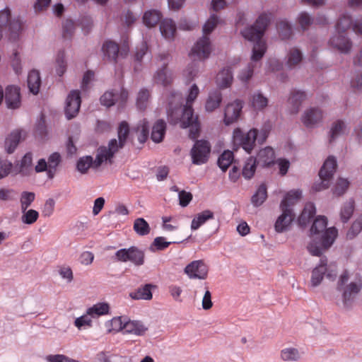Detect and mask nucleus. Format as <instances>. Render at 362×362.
Here are the masks:
<instances>
[{
	"label": "nucleus",
	"mask_w": 362,
	"mask_h": 362,
	"mask_svg": "<svg viewBox=\"0 0 362 362\" xmlns=\"http://www.w3.org/2000/svg\"><path fill=\"white\" fill-rule=\"evenodd\" d=\"M199 93L198 86L193 84L189 90L186 105L182 108L180 107L183 101L181 93L179 92L170 93L167 110L168 122L172 124H179L183 129L189 127V136L192 139H195L198 136L199 131L198 117L194 116L192 107V103L197 98Z\"/></svg>",
	"instance_id": "f257e3e1"
},
{
	"label": "nucleus",
	"mask_w": 362,
	"mask_h": 362,
	"mask_svg": "<svg viewBox=\"0 0 362 362\" xmlns=\"http://www.w3.org/2000/svg\"><path fill=\"white\" fill-rule=\"evenodd\" d=\"M270 21L271 14L263 13L257 18L254 25L247 27L241 31L245 39L254 42L251 56L252 62L238 75V78L243 83L248 82L252 78L255 67L253 62L260 60L267 50L266 42L262 40V37Z\"/></svg>",
	"instance_id": "f03ea898"
},
{
	"label": "nucleus",
	"mask_w": 362,
	"mask_h": 362,
	"mask_svg": "<svg viewBox=\"0 0 362 362\" xmlns=\"http://www.w3.org/2000/svg\"><path fill=\"white\" fill-rule=\"evenodd\" d=\"M327 218L318 216L314 221L311 228V242L308 245L309 252L314 256H320L322 252L331 247L338 235L335 227L327 228Z\"/></svg>",
	"instance_id": "7ed1b4c3"
},
{
	"label": "nucleus",
	"mask_w": 362,
	"mask_h": 362,
	"mask_svg": "<svg viewBox=\"0 0 362 362\" xmlns=\"http://www.w3.org/2000/svg\"><path fill=\"white\" fill-rule=\"evenodd\" d=\"M362 288V278L360 274L344 271L339 277L337 291L341 294V301L344 308H349L355 296Z\"/></svg>",
	"instance_id": "20e7f679"
},
{
	"label": "nucleus",
	"mask_w": 362,
	"mask_h": 362,
	"mask_svg": "<svg viewBox=\"0 0 362 362\" xmlns=\"http://www.w3.org/2000/svg\"><path fill=\"white\" fill-rule=\"evenodd\" d=\"M219 22L216 14H211L203 26L204 35L192 47L189 57L193 60L202 61L208 59L211 52V45L209 34L211 33Z\"/></svg>",
	"instance_id": "39448f33"
},
{
	"label": "nucleus",
	"mask_w": 362,
	"mask_h": 362,
	"mask_svg": "<svg viewBox=\"0 0 362 362\" xmlns=\"http://www.w3.org/2000/svg\"><path fill=\"white\" fill-rule=\"evenodd\" d=\"M129 132L128 124L125 122H121L117 132L119 141L112 139L109 141L107 146H103L99 148V154L96 161L98 165H100L102 162L112 163L115 153L122 148L126 143Z\"/></svg>",
	"instance_id": "423d86ee"
},
{
	"label": "nucleus",
	"mask_w": 362,
	"mask_h": 362,
	"mask_svg": "<svg viewBox=\"0 0 362 362\" xmlns=\"http://www.w3.org/2000/svg\"><path fill=\"white\" fill-rule=\"evenodd\" d=\"M110 323L112 329L122 332L123 334H132L138 337L144 336L148 331V327L140 320H132L127 317H113Z\"/></svg>",
	"instance_id": "0eeeda50"
},
{
	"label": "nucleus",
	"mask_w": 362,
	"mask_h": 362,
	"mask_svg": "<svg viewBox=\"0 0 362 362\" xmlns=\"http://www.w3.org/2000/svg\"><path fill=\"white\" fill-rule=\"evenodd\" d=\"M337 165V160L334 156H330L325 160L319 172L320 182L314 184L313 190L320 192L329 187Z\"/></svg>",
	"instance_id": "6e6552de"
},
{
	"label": "nucleus",
	"mask_w": 362,
	"mask_h": 362,
	"mask_svg": "<svg viewBox=\"0 0 362 362\" xmlns=\"http://www.w3.org/2000/svg\"><path fill=\"white\" fill-rule=\"evenodd\" d=\"M333 281L337 276V269L334 265H327V259L325 257L320 259V264L312 272L311 286L316 287L320 284L324 276Z\"/></svg>",
	"instance_id": "1a4fd4ad"
},
{
	"label": "nucleus",
	"mask_w": 362,
	"mask_h": 362,
	"mask_svg": "<svg viewBox=\"0 0 362 362\" xmlns=\"http://www.w3.org/2000/svg\"><path fill=\"white\" fill-rule=\"evenodd\" d=\"M144 252L137 247L132 246L129 248L118 250L115 255V259L120 262H130L135 266L144 264Z\"/></svg>",
	"instance_id": "9d476101"
},
{
	"label": "nucleus",
	"mask_w": 362,
	"mask_h": 362,
	"mask_svg": "<svg viewBox=\"0 0 362 362\" xmlns=\"http://www.w3.org/2000/svg\"><path fill=\"white\" fill-rule=\"evenodd\" d=\"M258 129L253 128L247 133H244L240 129L233 130V138L235 144H239L247 153H250L255 146L257 138Z\"/></svg>",
	"instance_id": "9b49d317"
},
{
	"label": "nucleus",
	"mask_w": 362,
	"mask_h": 362,
	"mask_svg": "<svg viewBox=\"0 0 362 362\" xmlns=\"http://www.w3.org/2000/svg\"><path fill=\"white\" fill-rule=\"evenodd\" d=\"M210 151L211 145L208 141H197L190 151L192 163L197 165L206 163L209 160Z\"/></svg>",
	"instance_id": "f8f14e48"
},
{
	"label": "nucleus",
	"mask_w": 362,
	"mask_h": 362,
	"mask_svg": "<svg viewBox=\"0 0 362 362\" xmlns=\"http://www.w3.org/2000/svg\"><path fill=\"white\" fill-rule=\"evenodd\" d=\"M21 29V20L17 18L10 19V11L6 8L0 11V38L3 36V32L8 30L15 37Z\"/></svg>",
	"instance_id": "ddd939ff"
},
{
	"label": "nucleus",
	"mask_w": 362,
	"mask_h": 362,
	"mask_svg": "<svg viewBox=\"0 0 362 362\" xmlns=\"http://www.w3.org/2000/svg\"><path fill=\"white\" fill-rule=\"evenodd\" d=\"M128 98V92L121 88L119 90L106 91L100 97V103L107 107L117 104L118 107H123Z\"/></svg>",
	"instance_id": "4468645a"
},
{
	"label": "nucleus",
	"mask_w": 362,
	"mask_h": 362,
	"mask_svg": "<svg viewBox=\"0 0 362 362\" xmlns=\"http://www.w3.org/2000/svg\"><path fill=\"white\" fill-rule=\"evenodd\" d=\"M185 273L192 279H205L208 275V267L203 260H194L185 267Z\"/></svg>",
	"instance_id": "2eb2a0df"
},
{
	"label": "nucleus",
	"mask_w": 362,
	"mask_h": 362,
	"mask_svg": "<svg viewBox=\"0 0 362 362\" xmlns=\"http://www.w3.org/2000/svg\"><path fill=\"white\" fill-rule=\"evenodd\" d=\"M81 103L80 92L76 90L71 91L66 98L65 105V115L68 119H71L78 115Z\"/></svg>",
	"instance_id": "dca6fc26"
},
{
	"label": "nucleus",
	"mask_w": 362,
	"mask_h": 362,
	"mask_svg": "<svg viewBox=\"0 0 362 362\" xmlns=\"http://www.w3.org/2000/svg\"><path fill=\"white\" fill-rule=\"evenodd\" d=\"M4 100L8 109H18L21 105V90L17 86H7L4 90Z\"/></svg>",
	"instance_id": "f3484780"
},
{
	"label": "nucleus",
	"mask_w": 362,
	"mask_h": 362,
	"mask_svg": "<svg viewBox=\"0 0 362 362\" xmlns=\"http://www.w3.org/2000/svg\"><path fill=\"white\" fill-rule=\"evenodd\" d=\"M323 118L322 111L318 107H310L306 109L302 116L301 122L307 128L315 127Z\"/></svg>",
	"instance_id": "a211bd4d"
},
{
	"label": "nucleus",
	"mask_w": 362,
	"mask_h": 362,
	"mask_svg": "<svg viewBox=\"0 0 362 362\" xmlns=\"http://www.w3.org/2000/svg\"><path fill=\"white\" fill-rule=\"evenodd\" d=\"M243 107V102L240 100H235L226 106L223 119L226 125H230L238 119Z\"/></svg>",
	"instance_id": "6ab92c4d"
},
{
	"label": "nucleus",
	"mask_w": 362,
	"mask_h": 362,
	"mask_svg": "<svg viewBox=\"0 0 362 362\" xmlns=\"http://www.w3.org/2000/svg\"><path fill=\"white\" fill-rule=\"evenodd\" d=\"M307 98L305 92L293 89L291 91L287 100L288 110L291 114L296 115L301 107L303 101Z\"/></svg>",
	"instance_id": "aec40b11"
},
{
	"label": "nucleus",
	"mask_w": 362,
	"mask_h": 362,
	"mask_svg": "<svg viewBox=\"0 0 362 362\" xmlns=\"http://www.w3.org/2000/svg\"><path fill=\"white\" fill-rule=\"evenodd\" d=\"M329 45L341 53H349L352 47V43L346 34L336 33L329 40Z\"/></svg>",
	"instance_id": "412c9836"
},
{
	"label": "nucleus",
	"mask_w": 362,
	"mask_h": 362,
	"mask_svg": "<svg viewBox=\"0 0 362 362\" xmlns=\"http://www.w3.org/2000/svg\"><path fill=\"white\" fill-rule=\"evenodd\" d=\"M281 211V214L278 216L274 223V230L279 233L288 230L295 218L294 213H291L290 211Z\"/></svg>",
	"instance_id": "4be33fe9"
},
{
	"label": "nucleus",
	"mask_w": 362,
	"mask_h": 362,
	"mask_svg": "<svg viewBox=\"0 0 362 362\" xmlns=\"http://www.w3.org/2000/svg\"><path fill=\"white\" fill-rule=\"evenodd\" d=\"M153 83L167 87L173 81V73L165 66L159 67L153 76Z\"/></svg>",
	"instance_id": "5701e85b"
},
{
	"label": "nucleus",
	"mask_w": 362,
	"mask_h": 362,
	"mask_svg": "<svg viewBox=\"0 0 362 362\" xmlns=\"http://www.w3.org/2000/svg\"><path fill=\"white\" fill-rule=\"evenodd\" d=\"M302 192L298 189H293L288 192L280 203V209L290 211L293 213L292 206L300 199Z\"/></svg>",
	"instance_id": "b1692460"
},
{
	"label": "nucleus",
	"mask_w": 362,
	"mask_h": 362,
	"mask_svg": "<svg viewBox=\"0 0 362 362\" xmlns=\"http://www.w3.org/2000/svg\"><path fill=\"white\" fill-rule=\"evenodd\" d=\"M274 158L275 155L273 148L267 146L259 150L255 159L257 165L267 167L274 163Z\"/></svg>",
	"instance_id": "393cba45"
},
{
	"label": "nucleus",
	"mask_w": 362,
	"mask_h": 362,
	"mask_svg": "<svg viewBox=\"0 0 362 362\" xmlns=\"http://www.w3.org/2000/svg\"><path fill=\"white\" fill-rule=\"evenodd\" d=\"M102 52L105 59L116 62L119 54V45L112 40H107L103 45Z\"/></svg>",
	"instance_id": "a878e982"
},
{
	"label": "nucleus",
	"mask_w": 362,
	"mask_h": 362,
	"mask_svg": "<svg viewBox=\"0 0 362 362\" xmlns=\"http://www.w3.org/2000/svg\"><path fill=\"white\" fill-rule=\"evenodd\" d=\"M160 31L165 40L169 41L173 40L176 33L175 22L170 18L163 19L160 21Z\"/></svg>",
	"instance_id": "bb28decb"
},
{
	"label": "nucleus",
	"mask_w": 362,
	"mask_h": 362,
	"mask_svg": "<svg viewBox=\"0 0 362 362\" xmlns=\"http://www.w3.org/2000/svg\"><path fill=\"white\" fill-rule=\"evenodd\" d=\"M99 154V148L97 151V155L95 157V159L93 160V158L90 156H83L77 162L76 168L77 170L82 174H84L87 172V170L89 169L90 166H92L93 168H98L100 167L102 164L106 163L107 162H102L100 165L97 164V158Z\"/></svg>",
	"instance_id": "cd10ccee"
},
{
	"label": "nucleus",
	"mask_w": 362,
	"mask_h": 362,
	"mask_svg": "<svg viewBox=\"0 0 362 362\" xmlns=\"http://www.w3.org/2000/svg\"><path fill=\"white\" fill-rule=\"evenodd\" d=\"M156 286L151 284H147L144 286L138 288L136 291L131 292L129 296L134 300H149L153 298L152 288Z\"/></svg>",
	"instance_id": "c85d7f7f"
},
{
	"label": "nucleus",
	"mask_w": 362,
	"mask_h": 362,
	"mask_svg": "<svg viewBox=\"0 0 362 362\" xmlns=\"http://www.w3.org/2000/svg\"><path fill=\"white\" fill-rule=\"evenodd\" d=\"M349 128L344 120L338 119L332 123L329 131V141L332 142L337 138L347 134Z\"/></svg>",
	"instance_id": "c756f323"
},
{
	"label": "nucleus",
	"mask_w": 362,
	"mask_h": 362,
	"mask_svg": "<svg viewBox=\"0 0 362 362\" xmlns=\"http://www.w3.org/2000/svg\"><path fill=\"white\" fill-rule=\"evenodd\" d=\"M162 18L161 12L158 9H149L144 13L142 21L147 28L155 27Z\"/></svg>",
	"instance_id": "7c9ffc66"
},
{
	"label": "nucleus",
	"mask_w": 362,
	"mask_h": 362,
	"mask_svg": "<svg viewBox=\"0 0 362 362\" xmlns=\"http://www.w3.org/2000/svg\"><path fill=\"white\" fill-rule=\"evenodd\" d=\"M252 108L256 111H262L269 104V99L261 91L254 92L250 98Z\"/></svg>",
	"instance_id": "2f4dec72"
},
{
	"label": "nucleus",
	"mask_w": 362,
	"mask_h": 362,
	"mask_svg": "<svg viewBox=\"0 0 362 362\" xmlns=\"http://www.w3.org/2000/svg\"><path fill=\"white\" fill-rule=\"evenodd\" d=\"M32 154L26 153L21 159L19 165L15 168L16 174H21L22 176H28L33 172Z\"/></svg>",
	"instance_id": "473e14b6"
},
{
	"label": "nucleus",
	"mask_w": 362,
	"mask_h": 362,
	"mask_svg": "<svg viewBox=\"0 0 362 362\" xmlns=\"http://www.w3.org/2000/svg\"><path fill=\"white\" fill-rule=\"evenodd\" d=\"M303 353L294 347L283 349L280 353L281 358L286 362H296L301 359Z\"/></svg>",
	"instance_id": "72a5a7b5"
},
{
	"label": "nucleus",
	"mask_w": 362,
	"mask_h": 362,
	"mask_svg": "<svg viewBox=\"0 0 362 362\" xmlns=\"http://www.w3.org/2000/svg\"><path fill=\"white\" fill-rule=\"evenodd\" d=\"M233 79V71L230 67L223 68L216 76V83L221 88L230 86Z\"/></svg>",
	"instance_id": "f704fd0d"
},
{
	"label": "nucleus",
	"mask_w": 362,
	"mask_h": 362,
	"mask_svg": "<svg viewBox=\"0 0 362 362\" xmlns=\"http://www.w3.org/2000/svg\"><path fill=\"white\" fill-rule=\"evenodd\" d=\"M21 139V132L15 130L11 132L5 139V150L8 153H12L16 150Z\"/></svg>",
	"instance_id": "c9c22d12"
},
{
	"label": "nucleus",
	"mask_w": 362,
	"mask_h": 362,
	"mask_svg": "<svg viewBox=\"0 0 362 362\" xmlns=\"http://www.w3.org/2000/svg\"><path fill=\"white\" fill-rule=\"evenodd\" d=\"M214 213L210 210H205L197 214L192 219L191 223V230H196L204 225L207 221L213 219Z\"/></svg>",
	"instance_id": "e433bc0d"
},
{
	"label": "nucleus",
	"mask_w": 362,
	"mask_h": 362,
	"mask_svg": "<svg viewBox=\"0 0 362 362\" xmlns=\"http://www.w3.org/2000/svg\"><path fill=\"white\" fill-rule=\"evenodd\" d=\"M302 59V52L297 48H292L287 54L286 65L289 69H295L299 65Z\"/></svg>",
	"instance_id": "4c0bfd02"
},
{
	"label": "nucleus",
	"mask_w": 362,
	"mask_h": 362,
	"mask_svg": "<svg viewBox=\"0 0 362 362\" xmlns=\"http://www.w3.org/2000/svg\"><path fill=\"white\" fill-rule=\"evenodd\" d=\"M354 23V21L352 20L351 15L344 13L339 17L335 26V31L336 33L346 34V32L349 29L353 28Z\"/></svg>",
	"instance_id": "58836bf2"
},
{
	"label": "nucleus",
	"mask_w": 362,
	"mask_h": 362,
	"mask_svg": "<svg viewBox=\"0 0 362 362\" xmlns=\"http://www.w3.org/2000/svg\"><path fill=\"white\" fill-rule=\"evenodd\" d=\"M41 85L40 72L37 70H32L28 73V86L30 92L34 95L38 93Z\"/></svg>",
	"instance_id": "ea45409f"
},
{
	"label": "nucleus",
	"mask_w": 362,
	"mask_h": 362,
	"mask_svg": "<svg viewBox=\"0 0 362 362\" xmlns=\"http://www.w3.org/2000/svg\"><path fill=\"white\" fill-rule=\"evenodd\" d=\"M222 101V94L218 90H215L211 91L206 100L205 108L207 112H212L218 108Z\"/></svg>",
	"instance_id": "a19ab883"
},
{
	"label": "nucleus",
	"mask_w": 362,
	"mask_h": 362,
	"mask_svg": "<svg viewBox=\"0 0 362 362\" xmlns=\"http://www.w3.org/2000/svg\"><path fill=\"white\" fill-rule=\"evenodd\" d=\"M110 305L107 303L101 302L94 304L93 306L88 308L86 313L91 317H98L101 315H105L109 313Z\"/></svg>",
	"instance_id": "79ce46f5"
},
{
	"label": "nucleus",
	"mask_w": 362,
	"mask_h": 362,
	"mask_svg": "<svg viewBox=\"0 0 362 362\" xmlns=\"http://www.w3.org/2000/svg\"><path fill=\"white\" fill-rule=\"evenodd\" d=\"M166 124L163 119L158 120L152 128L151 139L156 142H160L165 132Z\"/></svg>",
	"instance_id": "37998d69"
},
{
	"label": "nucleus",
	"mask_w": 362,
	"mask_h": 362,
	"mask_svg": "<svg viewBox=\"0 0 362 362\" xmlns=\"http://www.w3.org/2000/svg\"><path fill=\"white\" fill-rule=\"evenodd\" d=\"M316 213L315 206L313 203H308L301 214L298 217L299 225L303 226L309 222V221L314 216Z\"/></svg>",
	"instance_id": "c03bdc74"
},
{
	"label": "nucleus",
	"mask_w": 362,
	"mask_h": 362,
	"mask_svg": "<svg viewBox=\"0 0 362 362\" xmlns=\"http://www.w3.org/2000/svg\"><path fill=\"white\" fill-rule=\"evenodd\" d=\"M354 201L349 199L341 206L339 212L340 219L343 223H346L351 218L354 211Z\"/></svg>",
	"instance_id": "a18cd8bd"
},
{
	"label": "nucleus",
	"mask_w": 362,
	"mask_h": 362,
	"mask_svg": "<svg viewBox=\"0 0 362 362\" xmlns=\"http://www.w3.org/2000/svg\"><path fill=\"white\" fill-rule=\"evenodd\" d=\"M133 228L136 233L140 236L148 235L151 230L149 224L143 218H137L134 220Z\"/></svg>",
	"instance_id": "49530a36"
},
{
	"label": "nucleus",
	"mask_w": 362,
	"mask_h": 362,
	"mask_svg": "<svg viewBox=\"0 0 362 362\" xmlns=\"http://www.w3.org/2000/svg\"><path fill=\"white\" fill-rule=\"evenodd\" d=\"M11 65L14 72L19 75L23 71V65L18 48H14L10 57Z\"/></svg>",
	"instance_id": "de8ad7c7"
},
{
	"label": "nucleus",
	"mask_w": 362,
	"mask_h": 362,
	"mask_svg": "<svg viewBox=\"0 0 362 362\" xmlns=\"http://www.w3.org/2000/svg\"><path fill=\"white\" fill-rule=\"evenodd\" d=\"M149 123L146 119L141 120L136 127V132L138 134V140L140 143H144L148 136Z\"/></svg>",
	"instance_id": "09e8293b"
},
{
	"label": "nucleus",
	"mask_w": 362,
	"mask_h": 362,
	"mask_svg": "<svg viewBox=\"0 0 362 362\" xmlns=\"http://www.w3.org/2000/svg\"><path fill=\"white\" fill-rule=\"evenodd\" d=\"M56 66L55 71L58 76H62L66 71L67 63L65 59V52L62 50L59 51L55 59Z\"/></svg>",
	"instance_id": "8fccbe9b"
},
{
	"label": "nucleus",
	"mask_w": 362,
	"mask_h": 362,
	"mask_svg": "<svg viewBox=\"0 0 362 362\" xmlns=\"http://www.w3.org/2000/svg\"><path fill=\"white\" fill-rule=\"evenodd\" d=\"M256 159L253 157H250L245 161L243 168V176L245 179H250L255 174L257 165Z\"/></svg>",
	"instance_id": "3c124183"
},
{
	"label": "nucleus",
	"mask_w": 362,
	"mask_h": 362,
	"mask_svg": "<svg viewBox=\"0 0 362 362\" xmlns=\"http://www.w3.org/2000/svg\"><path fill=\"white\" fill-rule=\"evenodd\" d=\"M233 160V153L229 150L224 151L218 157V165L219 168L226 171Z\"/></svg>",
	"instance_id": "603ef678"
},
{
	"label": "nucleus",
	"mask_w": 362,
	"mask_h": 362,
	"mask_svg": "<svg viewBox=\"0 0 362 362\" xmlns=\"http://www.w3.org/2000/svg\"><path fill=\"white\" fill-rule=\"evenodd\" d=\"M267 197V188L264 185H261L255 194L252 197L251 201L255 206L262 205Z\"/></svg>",
	"instance_id": "864d4df0"
},
{
	"label": "nucleus",
	"mask_w": 362,
	"mask_h": 362,
	"mask_svg": "<svg viewBox=\"0 0 362 362\" xmlns=\"http://www.w3.org/2000/svg\"><path fill=\"white\" fill-rule=\"evenodd\" d=\"M277 29L283 40L288 39L292 34L291 25L286 19H280L277 22Z\"/></svg>",
	"instance_id": "5fc2aeb1"
},
{
	"label": "nucleus",
	"mask_w": 362,
	"mask_h": 362,
	"mask_svg": "<svg viewBox=\"0 0 362 362\" xmlns=\"http://www.w3.org/2000/svg\"><path fill=\"white\" fill-rule=\"evenodd\" d=\"M22 213L21 221L27 225H32L36 222L39 217V213L35 209L21 210Z\"/></svg>",
	"instance_id": "6e6d98bb"
},
{
	"label": "nucleus",
	"mask_w": 362,
	"mask_h": 362,
	"mask_svg": "<svg viewBox=\"0 0 362 362\" xmlns=\"http://www.w3.org/2000/svg\"><path fill=\"white\" fill-rule=\"evenodd\" d=\"M349 181L346 178L339 177L333 188V194L337 196L344 194L349 187Z\"/></svg>",
	"instance_id": "4d7b16f0"
},
{
	"label": "nucleus",
	"mask_w": 362,
	"mask_h": 362,
	"mask_svg": "<svg viewBox=\"0 0 362 362\" xmlns=\"http://www.w3.org/2000/svg\"><path fill=\"white\" fill-rule=\"evenodd\" d=\"M35 199V194L34 192L23 191L20 197L21 210L25 211L28 209Z\"/></svg>",
	"instance_id": "13d9d810"
},
{
	"label": "nucleus",
	"mask_w": 362,
	"mask_h": 362,
	"mask_svg": "<svg viewBox=\"0 0 362 362\" xmlns=\"http://www.w3.org/2000/svg\"><path fill=\"white\" fill-rule=\"evenodd\" d=\"M362 230V216L358 217L352 223L346 233L349 239H353Z\"/></svg>",
	"instance_id": "bf43d9fd"
},
{
	"label": "nucleus",
	"mask_w": 362,
	"mask_h": 362,
	"mask_svg": "<svg viewBox=\"0 0 362 362\" xmlns=\"http://www.w3.org/2000/svg\"><path fill=\"white\" fill-rule=\"evenodd\" d=\"M136 20L137 16L129 10L124 11L120 18L122 25L127 28L132 26Z\"/></svg>",
	"instance_id": "052dcab7"
},
{
	"label": "nucleus",
	"mask_w": 362,
	"mask_h": 362,
	"mask_svg": "<svg viewBox=\"0 0 362 362\" xmlns=\"http://www.w3.org/2000/svg\"><path fill=\"white\" fill-rule=\"evenodd\" d=\"M272 129V125L269 122L263 124L259 130H258L257 141L262 144L266 141Z\"/></svg>",
	"instance_id": "680f3d73"
},
{
	"label": "nucleus",
	"mask_w": 362,
	"mask_h": 362,
	"mask_svg": "<svg viewBox=\"0 0 362 362\" xmlns=\"http://www.w3.org/2000/svg\"><path fill=\"white\" fill-rule=\"evenodd\" d=\"M148 53V47L146 42L143 41L136 47L134 59L136 62L141 63L143 57Z\"/></svg>",
	"instance_id": "e2e57ef3"
},
{
	"label": "nucleus",
	"mask_w": 362,
	"mask_h": 362,
	"mask_svg": "<svg viewBox=\"0 0 362 362\" xmlns=\"http://www.w3.org/2000/svg\"><path fill=\"white\" fill-rule=\"evenodd\" d=\"M149 96L150 93L147 89L141 88L139 90L136 99V105L139 109L142 110L146 107Z\"/></svg>",
	"instance_id": "0e129e2a"
},
{
	"label": "nucleus",
	"mask_w": 362,
	"mask_h": 362,
	"mask_svg": "<svg viewBox=\"0 0 362 362\" xmlns=\"http://www.w3.org/2000/svg\"><path fill=\"white\" fill-rule=\"evenodd\" d=\"M74 325L78 329L90 327L92 326L91 317L87 313L79 317H77L74 321Z\"/></svg>",
	"instance_id": "69168bd1"
},
{
	"label": "nucleus",
	"mask_w": 362,
	"mask_h": 362,
	"mask_svg": "<svg viewBox=\"0 0 362 362\" xmlns=\"http://www.w3.org/2000/svg\"><path fill=\"white\" fill-rule=\"evenodd\" d=\"M351 88L356 90H362V71H355L350 81Z\"/></svg>",
	"instance_id": "338daca9"
},
{
	"label": "nucleus",
	"mask_w": 362,
	"mask_h": 362,
	"mask_svg": "<svg viewBox=\"0 0 362 362\" xmlns=\"http://www.w3.org/2000/svg\"><path fill=\"white\" fill-rule=\"evenodd\" d=\"M47 362H79L64 354H49L45 356Z\"/></svg>",
	"instance_id": "774afa93"
}]
</instances>
